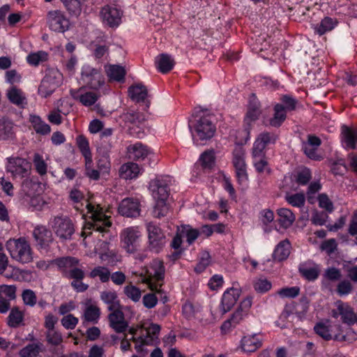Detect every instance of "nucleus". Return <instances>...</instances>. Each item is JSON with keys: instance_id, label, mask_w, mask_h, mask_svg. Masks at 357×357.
<instances>
[{"instance_id": "nucleus-1", "label": "nucleus", "mask_w": 357, "mask_h": 357, "mask_svg": "<svg viewBox=\"0 0 357 357\" xmlns=\"http://www.w3.org/2000/svg\"><path fill=\"white\" fill-rule=\"evenodd\" d=\"M85 202L91 220L85 223L81 234L82 236L87 237L92 233L91 231L101 233L104 236V234L109 231V229L112 226L110 216L105 213L103 208L99 204H94L88 201Z\"/></svg>"}, {"instance_id": "nucleus-2", "label": "nucleus", "mask_w": 357, "mask_h": 357, "mask_svg": "<svg viewBox=\"0 0 357 357\" xmlns=\"http://www.w3.org/2000/svg\"><path fill=\"white\" fill-rule=\"evenodd\" d=\"M49 227L61 243L71 241L75 233V225L67 215L61 214L52 217Z\"/></svg>"}, {"instance_id": "nucleus-3", "label": "nucleus", "mask_w": 357, "mask_h": 357, "mask_svg": "<svg viewBox=\"0 0 357 357\" xmlns=\"http://www.w3.org/2000/svg\"><path fill=\"white\" fill-rule=\"evenodd\" d=\"M52 265L57 267L58 271L63 276L69 279H84L85 273L79 268V259L75 257L67 256L57 257L51 261Z\"/></svg>"}, {"instance_id": "nucleus-4", "label": "nucleus", "mask_w": 357, "mask_h": 357, "mask_svg": "<svg viewBox=\"0 0 357 357\" xmlns=\"http://www.w3.org/2000/svg\"><path fill=\"white\" fill-rule=\"evenodd\" d=\"M6 246L13 259L22 264H27L32 261L31 248L25 238L9 239Z\"/></svg>"}, {"instance_id": "nucleus-5", "label": "nucleus", "mask_w": 357, "mask_h": 357, "mask_svg": "<svg viewBox=\"0 0 357 357\" xmlns=\"http://www.w3.org/2000/svg\"><path fill=\"white\" fill-rule=\"evenodd\" d=\"M63 79V75L58 69H48L39 86V93L44 97L50 96L62 84Z\"/></svg>"}, {"instance_id": "nucleus-6", "label": "nucleus", "mask_w": 357, "mask_h": 357, "mask_svg": "<svg viewBox=\"0 0 357 357\" xmlns=\"http://www.w3.org/2000/svg\"><path fill=\"white\" fill-rule=\"evenodd\" d=\"M189 128L191 130L193 139L196 136L201 140H206L211 138L215 132V126L211 120V116H201L196 123L191 126L189 124Z\"/></svg>"}, {"instance_id": "nucleus-7", "label": "nucleus", "mask_w": 357, "mask_h": 357, "mask_svg": "<svg viewBox=\"0 0 357 357\" xmlns=\"http://www.w3.org/2000/svg\"><path fill=\"white\" fill-rule=\"evenodd\" d=\"M165 266L163 261L160 259H153L149 266L147 271L148 278L146 279L145 282L147 283L149 289L151 291H155L156 293H160V287L162 284H157L153 282H160L163 280L165 277Z\"/></svg>"}, {"instance_id": "nucleus-8", "label": "nucleus", "mask_w": 357, "mask_h": 357, "mask_svg": "<svg viewBox=\"0 0 357 357\" xmlns=\"http://www.w3.org/2000/svg\"><path fill=\"white\" fill-rule=\"evenodd\" d=\"M32 236L34 239V245L40 253H47L50 250L54 238L52 231L45 226H36L32 231Z\"/></svg>"}, {"instance_id": "nucleus-9", "label": "nucleus", "mask_w": 357, "mask_h": 357, "mask_svg": "<svg viewBox=\"0 0 357 357\" xmlns=\"http://www.w3.org/2000/svg\"><path fill=\"white\" fill-rule=\"evenodd\" d=\"M252 305V299L246 298L243 300L237 310L232 314L230 319L225 321L222 326V331L225 332L229 331L232 328L236 327L248 315Z\"/></svg>"}, {"instance_id": "nucleus-10", "label": "nucleus", "mask_w": 357, "mask_h": 357, "mask_svg": "<svg viewBox=\"0 0 357 357\" xmlns=\"http://www.w3.org/2000/svg\"><path fill=\"white\" fill-rule=\"evenodd\" d=\"M148 243L151 250L159 252L165 246L166 237L160 227L153 222L146 224Z\"/></svg>"}, {"instance_id": "nucleus-11", "label": "nucleus", "mask_w": 357, "mask_h": 357, "mask_svg": "<svg viewBox=\"0 0 357 357\" xmlns=\"http://www.w3.org/2000/svg\"><path fill=\"white\" fill-rule=\"evenodd\" d=\"M81 80L85 85L93 89H98L105 82L100 70L89 64L82 67Z\"/></svg>"}, {"instance_id": "nucleus-12", "label": "nucleus", "mask_w": 357, "mask_h": 357, "mask_svg": "<svg viewBox=\"0 0 357 357\" xmlns=\"http://www.w3.org/2000/svg\"><path fill=\"white\" fill-rule=\"evenodd\" d=\"M123 12L117 5H106L100 12L102 22L112 28H116L121 23Z\"/></svg>"}, {"instance_id": "nucleus-13", "label": "nucleus", "mask_w": 357, "mask_h": 357, "mask_svg": "<svg viewBox=\"0 0 357 357\" xmlns=\"http://www.w3.org/2000/svg\"><path fill=\"white\" fill-rule=\"evenodd\" d=\"M141 236V231L137 227H129L121 231V241L127 252L134 253L137 250Z\"/></svg>"}, {"instance_id": "nucleus-14", "label": "nucleus", "mask_w": 357, "mask_h": 357, "mask_svg": "<svg viewBox=\"0 0 357 357\" xmlns=\"http://www.w3.org/2000/svg\"><path fill=\"white\" fill-rule=\"evenodd\" d=\"M170 183L171 178L168 176L157 177L150 182L149 189L155 200H167Z\"/></svg>"}, {"instance_id": "nucleus-15", "label": "nucleus", "mask_w": 357, "mask_h": 357, "mask_svg": "<svg viewBox=\"0 0 357 357\" xmlns=\"http://www.w3.org/2000/svg\"><path fill=\"white\" fill-rule=\"evenodd\" d=\"M6 169L12 176L17 178L26 177L30 172V163L22 158H11L8 159Z\"/></svg>"}, {"instance_id": "nucleus-16", "label": "nucleus", "mask_w": 357, "mask_h": 357, "mask_svg": "<svg viewBox=\"0 0 357 357\" xmlns=\"http://www.w3.org/2000/svg\"><path fill=\"white\" fill-rule=\"evenodd\" d=\"M49 28L55 32L63 33L69 28L70 22L64 13L60 10H51L47 15Z\"/></svg>"}, {"instance_id": "nucleus-17", "label": "nucleus", "mask_w": 357, "mask_h": 357, "mask_svg": "<svg viewBox=\"0 0 357 357\" xmlns=\"http://www.w3.org/2000/svg\"><path fill=\"white\" fill-rule=\"evenodd\" d=\"M277 136L273 132H262L256 138L252 147L254 158L264 156V150L270 144L275 143Z\"/></svg>"}, {"instance_id": "nucleus-18", "label": "nucleus", "mask_w": 357, "mask_h": 357, "mask_svg": "<svg viewBox=\"0 0 357 357\" xmlns=\"http://www.w3.org/2000/svg\"><path fill=\"white\" fill-rule=\"evenodd\" d=\"M70 94L74 100L79 101L85 107L93 105L99 98L97 93L87 91L84 87H80L78 89H70Z\"/></svg>"}, {"instance_id": "nucleus-19", "label": "nucleus", "mask_w": 357, "mask_h": 357, "mask_svg": "<svg viewBox=\"0 0 357 357\" xmlns=\"http://www.w3.org/2000/svg\"><path fill=\"white\" fill-rule=\"evenodd\" d=\"M118 211L123 216L136 218L140 214L139 202L134 198H126L119 204Z\"/></svg>"}, {"instance_id": "nucleus-20", "label": "nucleus", "mask_w": 357, "mask_h": 357, "mask_svg": "<svg viewBox=\"0 0 357 357\" xmlns=\"http://www.w3.org/2000/svg\"><path fill=\"white\" fill-rule=\"evenodd\" d=\"M109 326L117 333H123L128 328L123 312L119 309L113 310L108 315Z\"/></svg>"}, {"instance_id": "nucleus-21", "label": "nucleus", "mask_w": 357, "mask_h": 357, "mask_svg": "<svg viewBox=\"0 0 357 357\" xmlns=\"http://www.w3.org/2000/svg\"><path fill=\"white\" fill-rule=\"evenodd\" d=\"M261 346L262 340L257 334L245 335L241 340V348L247 354L256 351Z\"/></svg>"}, {"instance_id": "nucleus-22", "label": "nucleus", "mask_w": 357, "mask_h": 357, "mask_svg": "<svg viewBox=\"0 0 357 357\" xmlns=\"http://www.w3.org/2000/svg\"><path fill=\"white\" fill-rule=\"evenodd\" d=\"M300 274L309 281H314L319 277L320 267L312 261L301 263L298 266Z\"/></svg>"}, {"instance_id": "nucleus-23", "label": "nucleus", "mask_w": 357, "mask_h": 357, "mask_svg": "<svg viewBox=\"0 0 357 357\" xmlns=\"http://www.w3.org/2000/svg\"><path fill=\"white\" fill-rule=\"evenodd\" d=\"M239 295V291L234 288H231L225 291L221 301V308L223 313H226L231 309L236 303Z\"/></svg>"}, {"instance_id": "nucleus-24", "label": "nucleus", "mask_w": 357, "mask_h": 357, "mask_svg": "<svg viewBox=\"0 0 357 357\" xmlns=\"http://www.w3.org/2000/svg\"><path fill=\"white\" fill-rule=\"evenodd\" d=\"M148 147L140 142H137L128 147V157L132 160H143L149 154Z\"/></svg>"}, {"instance_id": "nucleus-25", "label": "nucleus", "mask_w": 357, "mask_h": 357, "mask_svg": "<svg viewBox=\"0 0 357 357\" xmlns=\"http://www.w3.org/2000/svg\"><path fill=\"white\" fill-rule=\"evenodd\" d=\"M337 24L338 21L335 18L325 17L319 24L313 26V29L315 33L322 36L334 29Z\"/></svg>"}, {"instance_id": "nucleus-26", "label": "nucleus", "mask_w": 357, "mask_h": 357, "mask_svg": "<svg viewBox=\"0 0 357 357\" xmlns=\"http://www.w3.org/2000/svg\"><path fill=\"white\" fill-rule=\"evenodd\" d=\"M97 151L98 153V168L102 173H108L111 167L109 151L103 147H98Z\"/></svg>"}, {"instance_id": "nucleus-27", "label": "nucleus", "mask_w": 357, "mask_h": 357, "mask_svg": "<svg viewBox=\"0 0 357 357\" xmlns=\"http://www.w3.org/2000/svg\"><path fill=\"white\" fill-rule=\"evenodd\" d=\"M24 320V313L19 307H13L7 317V324L10 328H18L23 326Z\"/></svg>"}, {"instance_id": "nucleus-28", "label": "nucleus", "mask_w": 357, "mask_h": 357, "mask_svg": "<svg viewBox=\"0 0 357 357\" xmlns=\"http://www.w3.org/2000/svg\"><path fill=\"white\" fill-rule=\"evenodd\" d=\"M140 172L141 169L139 165L131 162L123 164L119 169L120 176L124 179L135 178L140 174Z\"/></svg>"}, {"instance_id": "nucleus-29", "label": "nucleus", "mask_w": 357, "mask_h": 357, "mask_svg": "<svg viewBox=\"0 0 357 357\" xmlns=\"http://www.w3.org/2000/svg\"><path fill=\"white\" fill-rule=\"evenodd\" d=\"M155 65L158 70L162 73L169 72L174 66V61L167 54H161L155 58Z\"/></svg>"}, {"instance_id": "nucleus-30", "label": "nucleus", "mask_w": 357, "mask_h": 357, "mask_svg": "<svg viewBox=\"0 0 357 357\" xmlns=\"http://www.w3.org/2000/svg\"><path fill=\"white\" fill-rule=\"evenodd\" d=\"M44 350V345L40 342L28 344L19 351L20 357H37Z\"/></svg>"}, {"instance_id": "nucleus-31", "label": "nucleus", "mask_w": 357, "mask_h": 357, "mask_svg": "<svg viewBox=\"0 0 357 357\" xmlns=\"http://www.w3.org/2000/svg\"><path fill=\"white\" fill-rule=\"evenodd\" d=\"M278 215V222L283 228H289L292 225L296 220V216L293 212L287 208H281L277 211Z\"/></svg>"}, {"instance_id": "nucleus-32", "label": "nucleus", "mask_w": 357, "mask_h": 357, "mask_svg": "<svg viewBox=\"0 0 357 357\" xmlns=\"http://www.w3.org/2000/svg\"><path fill=\"white\" fill-rule=\"evenodd\" d=\"M342 140L347 149H354L357 143V130L346 126L342 127Z\"/></svg>"}, {"instance_id": "nucleus-33", "label": "nucleus", "mask_w": 357, "mask_h": 357, "mask_svg": "<svg viewBox=\"0 0 357 357\" xmlns=\"http://www.w3.org/2000/svg\"><path fill=\"white\" fill-rule=\"evenodd\" d=\"M101 300L107 305L109 311L116 310L120 308V303L115 291H105L100 294Z\"/></svg>"}, {"instance_id": "nucleus-34", "label": "nucleus", "mask_w": 357, "mask_h": 357, "mask_svg": "<svg viewBox=\"0 0 357 357\" xmlns=\"http://www.w3.org/2000/svg\"><path fill=\"white\" fill-rule=\"evenodd\" d=\"M261 114L259 109V104L254 94L250 97L248 111L245 118V121L250 123L252 121L257 120Z\"/></svg>"}, {"instance_id": "nucleus-35", "label": "nucleus", "mask_w": 357, "mask_h": 357, "mask_svg": "<svg viewBox=\"0 0 357 357\" xmlns=\"http://www.w3.org/2000/svg\"><path fill=\"white\" fill-rule=\"evenodd\" d=\"M128 93L132 100L144 102L147 96V89L144 85L137 84L129 87Z\"/></svg>"}, {"instance_id": "nucleus-36", "label": "nucleus", "mask_w": 357, "mask_h": 357, "mask_svg": "<svg viewBox=\"0 0 357 357\" xmlns=\"http://www.w3.org/2000/svg\"><path fill=\"white\" fill-rule=\"evenodd\" d=\"M290 248L291 245L287 239L280 242L273 252V259L280 261L286 259L290 254Z\"/></svg>"}, {"instance_id": "nucleus-37", "label": "nucleus", "mask_w": 357, "mask_h": 357, "mask_svg": "<svg viewBox=\"0 0 357 357\" xmlns=\"http://www.w3.org/2000/svg\"><path fill=\"white\" fill-rule=\"evenodd\" d=\"M337 310L340 315H341L342 322L349 325L356 323V315L349 305L341 303L337 306Z\"/></svg>"}, {"instance_id": "nucleus-38", "label": "nucleus", "mask_w": 357, "mask_h": 357, "mask_svg": "<svg viewBox=\"0 0 357 357\" xmlns=\"http://www.w3.org/2000/svg\"><path fill=\"white\" fill-rule=\"evenodd\" d=\"M287 111L283 105L276 104L274 106V114L270 119V125L273 127H279L287 118Z\"/></svg>"}, {"instance_id": "nucleus-39", "label": "nucleus", "mask_w": 357, "mask_h": 357, "mask_svg": "<svg viewBox=\"0 0 357 357\" xmlns=\"http://www.w3.org/2000/svg\"><path fill=\"white\" fill-rule=\"evenodd\" d=\"M7 96L12 103L19 107H24L26 105L24 93L19 89L12 87L8 91Z\"/></svg>"}, {"instance_id": "nucleus-40", "label": "nucleus", "mask_w": 357, "mask_h": 357, "mask_svg": "<svg viewBox=\"0 0 357 357\" xmlns=\"http://www.w3.org/2000/svg\"><path fill=\"white\" fill-rule=\"evenodd\" d=\"M105 71L112 80L121 82L124 80L126 70L123 66L119 65H109L105 67Z\"/></svg>"}, {"instance_id": "nucleus-41", "label": "nucleus", "mask_w": 357, "mask_h": 357, "mask_svg": "<svg viewBox=\"0 0 357 357\" xmlns=\"http://www.w3.org/2000/svg\"><path fill=\"white\" fill-rule=\"evenodd\" d=\"M29 121L31 122L34 130L38 134L47 135L50 132V126L43 121L40 116L36 115H30Z\"/></svg>"}, {"instance_id": "nucleus-42", "label": "nucleus", "mask_w": 357, "mask_h": 357, "mask_svg": "<svg viewBox=\"0 0 357 357\" xmlns=\"http://www.w3.org/2000/svg\"><path fill=\"white\" fill-rule=\"evenodd\" d=\"M314 331L317 335L325 340H331L333 338V328L328 320L321 321L314 326Z\"/></svg>"}, {"instance_id": "nucleus-43", "label": "nucleus", "mask_w": 357, "mask_h": 357, "mask_svg": "<svg viewBox=\"0 0 357 357\" xmlns=\"http://www.w3.org/2000/svg\"><path fill=\"white\" fill-rule=\"evenodd\" d=\"M13 136V122L6 118L0 119V140L12 139Z\"/></svg>"}, {"instance_id": "nucleus-44", "label": "nucleus", "mask_w": 357, "mask_h": 357, "mask_svg": "<svg viewBox=\"0 0 357 357\" xmlns=\"http://www.w3.org/2000/svg\"><path fill=\"white\" fill-rule=\"evenodd\" d=\"M245 149L241 146H235L232 153V163L234 168L246 167L245 161Z\"/></svg>"}, {"instance_id": "nucleus-45", "label": "nucleus", "mask_w": 357, "mask_h": 357, "mask_svg": "<svg viewBox=\"0 0 357 357\" xmlns=\"http://www.w3.org/2000/svg\"><path fill=\"white\" fill-rule=\"evenodd\" d=\"M100 315V310L94 305H89L86 307L83 317L86 321L93 324L98 323Z\"/></svg>"}, {"instance_id": "nucleus-46", "label": "nucleus", "mask_w": 357, "mask_h": 357, "mask_svg": "<svg viewBox=\"0 0 357 357\" xmlns=\"http://www.w3.org/2000/svg\"><path fill=\"white\" fill-rule=\"evenodd\" d=\"M91 278H99L101 282H107L110 278V271L108 268L98 266L93 268L89 274Z\"/></svg>"}, {"instance_id": "nucleus-47", "label": "nucleus", "mask_w": 357, "mask_h": 357, "mask_svg": "<svg viewBox=\"0 0 357 357\" xmlns=\"http://www.w3.org/2000/svg\"><path fill=\"white\" fill-rule=\"evenodd\" d=\"M76 144L82 155L84 156V160H88V161H90V158H92V154L88 139L82 135H78L76 138Z\"/></svg>"}, {"instance_id": "nucleus-48", "label": "nucleus", "mask_w": 357, "mask_h": 357, "mask_svg": "<svg viewBox=\"0 0 357 357\" xmlns=\"http://www.w3.org/2000/svg\"><path fill=\"white\" fill-rule=\"evenodd\" d=\"M68 12L78 15L82 11V7L85 0H61Z\"/></svg>"}, {"instance_id": "nucleus-49", "label": "nucleus", "mask_w": 357, "mask_h": 357, "mask_svg": "<svg viewBox=\"0 0 357 357\" xmlns=\"http://www.w3.org/2000/svg\"><path fill=\"white\" fill-rule=\"evenodd\" d=\"M33 162L36 172L40 176H44L47 172V164L43 159V157L39 153L33 155Z\"/></svg>"}, {"instance_id": "nucleus-50", "label": "nucleus", "mask_w": 357, "mask_h": 357, "mask_svg": "<svg viewBox=\"0 0 357 357\" xmlns=\"http://www.w3.org/2000/svg\"><path fill=\"white\" fill-rule=\"evenodd\" d=\"M181 236L186 238L187 242L190 245L197 238L200 231L197 229H193L189 225L182 227L180 230Z\"/></svg>"}, {"instance_id": "nucleus-51", "label": "nucleus", "mask_w": 357, "mask_h": 357, "mask_svg": "<svg viewBox=\"0 0 357 357\" xmlns=\"http://www.w3.org/2000/svg\"><path fill=\"white\" fill-rule=\"evenodd\" d=\"M215 153L213 150L204 151L199 157L202 166L205 169H211L215 165Z\"/></svg>"}, {"instance_id": "nucleus-52", "label": "nucleus", "mask_w": 357, "mask_h": 357, "mask_svg": "<svg viewBox=\"0 0 357 357\" xmlns=\"http://www.w3.org/2000/svg\"><path fill=\"white\" fill-rule=\"evenodd\" d=\"M169 207L167 200H155V205L153 209V215L155 218H160L167 215Z\"/></svg>"}, {"instance_id": "nucleus-53", "label": "nucleus", "mask_w": 357, "mask_h": 357, "mask_svg": "<svg viewBox=\"0 0 357 357\" xmlns=\"http://www.w3.org/2000/svg\"><path fill=\"white\" fill-rule=\"evenodd\" d=\"M285 199L290 205L298 208L303 207L305 202V197L303 193L287 195Z\"/></svg>"}, {"instance_id": "nucleus-54", "label": "nucleus", "mask_w": 357, "mask_h": 357, "mask_svg": "<svg viewBox=\"0 0 357 357\" xmlns=\"http://www.w3.org/2000/svg\"><path fill=\"white\" fill-rule=\"evenodd\" d=\"M123 119L126 122L130 123L139 126L144 120V115L135 111H129L123 114Z\"/></svg>"}, {"instance_id": "nucleus-55", "label": "nucleus", "mask_w": 357, "mask_h": 357, "mask_svg": "<svg viewBox=\"0 0 357 357\" xmlns=\"http://www.w3.org/2000/svg\"><path fill=\"white\" fill-rule=\"evenodd\" d=\"M47 59V54L43 51H38L37 52L31 53L26 56L27 62L31 65L36 66L40 62L45 61Z\"/></svg>"}, {"instance_id": "nucleus-56", "label": "nucleus", "mask_w": 357, "mask_h": 357, "mask_svg": "<svg viewBox=\"0 0 357 357\" xmlns=\"http://www.w3.org/2000/svg\"><path fill=\"white\" fill-rule=\"evenodd\" d=\"M300 288L298 287H284L277 291V294L282 298H294L298 296Z\"/></svg>"}, {"instance_id": "nucleus-57", "label": "nucleus", "mask_w": 357, "mask_h": 357, "mask_svg": "<svg viewBox=\"0 0 357 357\" xmlns=\"http://www.w3.org/2000/svg\"><path fill=\"white\" fill-rule=\"evenodd\" d=\"M253 285L255 290L260 294L268 291L272 287L271 282L267 279L262 278L256 280Z\"/></svg>"}, {"instance_id": "nucleus-58", "label": "nucleus", "mask_w": 357, "mask_h": 357, "mask_svg": "<svg viewBox=\"0 0 357 357\" xmlns=\"http://www.w3.org/2000/svg\"><path fill=\"white\" fill-rule=\"evenodd\" d=\"M124 294L134 302H138L141 298L142 292L137 287L130 284L124 287Z\"/></svg>"}, {"instance_id": "nucleus-59", "label": "nucleus", "mask_w": 357, "mask_h": 357, "mask_svg": "<svg viewBox=\"0 0 357 357\" xmlns=\"http://www.w3.org/2000/svg\"><path fill=\"white\" fill-rule=\"evenodd\" d=\"M46 339L49 344L54 346H57L63 342L61 333L55 329L46 331Z\"/></svg>"}, {"instance_id": "nucleus-60", "label": "nucleus", "mask_w": 357, "mask_h": 357, "mask_svg": "<svg viewBox=\"0 0 357 357\" xmlns=\"http://www.w3.org/2000/svg\"><path fill=\"white\" fill-rule=\"evenodd\" d=\"M280 105H283L287 112H291L296 109L298 101L296 98L289 95H283L280 98Z\"/></svg>"}, {"instance_id": "nucleus-61", "label": "nucleus", "mask_w": 357, "mask_h": 357, "mask_svg": "<svg viewBox=\"0 0 357 357\" xmlns=\"http://www.w3.org/2000/svg\"><path fill=\"white\" fill-rule=\"evenodd\" d=\"M261 220L265 225L264 230L265 232H270L271 228L268 226V223H271L274 220L273 212L269 209H264L261 211Z\"/></svg>"}, {"instance_id": "nucleus-62", "label": "nucleus", "mask_w": 357, "mask_h": 357, "mask_svg": "<svg viewBox=\"0 0 357 357\" xmlns=\"http://www.w3.org/2000/svg\"><path fill=\"white\" fill-rule=\"evenodd\" d=\"M69 197L70 201L74 204V208L77 211L82 210L79 204L84 199L83 193L77 188H73L70 190Z\"/></svg>"}, {"instance_id": "nucleus-63", "label": "nucleus", "mask_w": 357, "mask_h": 357, "mask_svg": "<svg viewBox=\"0 0 357 357\" xmlns=\"http://www.w3.org/2000/svg\"><path fill=\"white\" fill-rule=\"evenodd\" d=\"M311 172L307 168H303L297 172L296 181L299 185H306L311 179Z\"/></svg>"}, {"instance_id": "nucleus-64", "label": "nucleus", "mask_w": 357, "mask_h": 357, "mask_svg": "<svg viewBox=\"0 0 357 357\" xmlns=\"http://www.w3.org/2000/svg\"><path fill=\"white\" fill-rule=\"evenodd\" d=\"M78 321V319L71 314L64 316L61 320L62 326L68 330L74 329L77 325Z\"/></svg>"}]
</instances>
